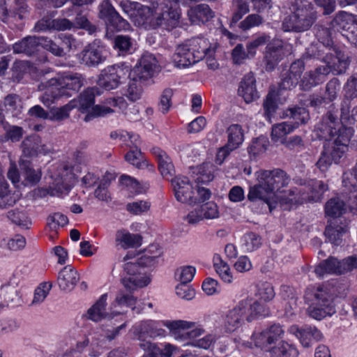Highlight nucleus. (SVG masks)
<instances>
[{
	"mask_svg": "<svg viewBox=\"0 0 357 357\" xmlns=\"http://www.w3.org/2000/svg\"><path fill=\"white\" fill-rule=\"evenodd\" d=\"M257 174L258 183L250 188L248 199L251 202L263 201L271 211L275 207V203L272 200L275 193L287 186L290 178L281 169L260 170Z\"/></svg>",
	"mask_w": 357,
	"mask_h": 357,
	"instance_id": "f257e3e1",
	"label": "nucleus"
},
{
	"mask_svg": "<svg viewBox=\"0 0 357 357\" xmlns=\"http://www.w3.org/2000/svg\"><path fill=\"white\" fill-rule=\"evenodd\" d=\"M284 331L280 324H274L259 333H254L252 339L257 347L269 352L271 357H296L298 351L284 341H280Z\"/></svg>",
	"mask_w": 357,
	"mask_h": 357,
	"instance_id": "f03ea898",
	"label": "nucleus"
},
{
	"mask_svg": "<svg viewBox=\"0 0 357 357\" xmlns=\"http://www.w3.org/2000/svg\"><path fill=\"white\" fill-rule=\"evenodd\" d=\"M150 250L138 258L136 261L128 262L124 265L125 275L121 279V283L124 287L130 289L142 288L150 283V278L145 271L146 267L153 266L160 253L155 255H149Z\"/></svg>",
	"mask_w": 357,
	"mask_h": 357,
	"instance_id": "7ed1b4c3",
	"label": "nucleus"
},
{
	"mask_svg": "<svg viewBox=\"0 0 357 357\" xmlns=\"http://www.w3.org/2000/svg\"><path fill=\"white\" fill-rule=\"evenodd\" d=\"M317 59L326 63L324 66L317 67L314 73V85L323 82L326 75L332 72L335 75H341L346 72L350 64L349 57L336 46L328 49V52L318 47Z\"/></svg>",
	"mask_w": 357,
	"mask_h": 357,
	"instance_id": "20e7f679",
	"label": "nucleus"
},
{
	"mask_svg": "<svg viewBox=\"0 0 357 357\" xmlns=\"http://www.w3.org/2000/svg\"><path fill=\"white\" fill-rule=\"evenodd\" d=\"M208 50V40L204 38H192L177 46L173 62L178 68H186L204 59Z\"/></svg>",
	"mask_w": 357,
	"mask_h": 357,
	"instance_id": "39448f33",
	"label": "nucleus"
},
{
	"mask_svg": "<svg viewBox=\"0 0 357 357\" xmlns=\"http://www.w3.org/2000/svg\"><path fill=\"white\" fill-rule=\"evenodd\" d=\"M179 17L180 13L176 8L166 6L160 12L153 15L149 13L137 22L138 26H144L146 29H161L171 31L178 25Z\"/></svg>",
	"mask_w": 357,
	"mask_h": 357,
	"instance_id": "423d86ee",
	"label": "nucleus"
},
{
	"mask_svg": "<svg viewBox=\"0 0 357 357\" xmlns=\"http://www.w3.org/2000/svg\"><path fill=\"white\" fill-rule=\"evenodd\" d=\"M130 76V68L125 63L109 66L101 70L98 84L107 91L113 90L124 83Z\"/></svg>",
	"mask_w": 357,
	"mask_h": 357,
	"instance_id": "0eeeda50",
	"label": "nucleus"
},
{
	"mask_svg": "<svg viewBox=\"0 0 357 357\" xmlns=\"http://www.w3.org/2000/svg\"><path fill=\"white\" fill-rule=\"evenodd\" d=\"M100 94V90L97 87L87 88L78 98L77 107L82 112H88L91 109V112L89 113L84 117L85 121H89L95 116H105L108 114L114 112L109 106L96 105H94L95 97Z\"/></svg>",
	"mask_w": 357,
	"mask_h": 357,
	"instance_id": "6e6552de",
	"label": "nucleus"
},
{
	"mask_svg": "<svg viewBox=\"0 0 357 357\" xmlns=\"http://www.w3.org/2000/svg\"><path fill=\"white\" fill-rule=\"evenodd\" d=\"M104 53V47L100 45V42L94 40L84 47L78 54V59L80 63L89 68H96L105 61Z\"/></svg>",
	"mask_w": 357,
	"mask_h": 357,
	"instance_id": "1a4fd4ad",
	"label": "nucleus"
},
{
	"mask_svg": "<svg viewBox=\"0 0 357 357\" xmlns=\"http://www.w3.org/2000/svg\"><path fill=\"white\" fill-rule=\"evenodd\" d=\"M98 17L118 31L126 30L130 24L112 5L109 0H103L98 6Z\"/></svg>",
	"mask_w": 357,
	"mask_h": 357,
	"instance_id": "9d476101",
	"label": "nucleus"
},
{
	"mask_svg": "<svg viewBox=\"0 0 357 357\" xmlns=\"http://www.w3.org/2000/svg\"><path fill=\"white\" fill-rule=\"evenodd\" d=\"M59 85V79L56 77L45 79L38 84V90L45 91L40 97V100L46 107L51 108L55 101L65 96L64 90H61Z\"/></svg>",
	"mask_w": 357,
	"mask_h": 357,
	"instance_id": "9b49d317",
	"label": "nucleus"
},
{
	"mask_svg": "<svg viewBox=\"0 0 357 357\" xmlns=\"http://www.w3.org/2000/svg\"><path fill=\"white\" fill-rule=\"evenodd\" d=\"M170 181L178 202L190 204L197 203V197L192 195L193 188L188 177L179 175L171 178Z\"/></svg>",
	"mask_w": 357,
	"mask_h": 357,
	"instance_id": "f8f14e48",
	"label": "nucleus"
},
{
	"mask_svg": "<svg viewBox=\"0 0 357 357\" xmlns=\"http://www.w3.org/2000/svg\"><path fill=\"white\" fill-rule=\"evenodd\" d=\"M284 56V44L282 40H273L269 43L264 52L263 64L267 72L273 70Z\"/></svg>",
	"mask_w": 357,
	"mask_h": 357,
	"instance_id": "ddd939ff",
	"label": "nucleus"
},
{
	"mask_svg": "<svg viewBox=\"0 0 357 357\" xmlns=\"http://www.w3.org/2000/svg\"><path fill=\"white\" fill-rule=\"evenodd\" d=\"M249 305V300H241L228 312L225 319V328L227 331L234 332L243 324Z\"/></svg>",
	"mask_w": 357,
	"mask_h": 357,
	"instance_id": "4468645a",
	"label": "nucleus"
},
{
	"mask_svg": "<svg viewBox=\"0 0 357 357\" xmlns=\"http://www.w3.org/2000/svg\"><path fill=\"white\" fill-rule=\"evenodd\" d=\"M158 67V61L155 56L149 52H145L138 64L131 70V74L138 77L139 79L146 81L153 76Z\"/></svg>",
	"mask_w": 357,
	"mask_h": 357,
	"instance_id": "2eb2a0df",
	"label": "nucleus"
},
{
	"mask_svg": "<svg viewBox=\"0 0 357 357\" xmlns=\"http://www.w3.org/2000/svg\"><path fill=\"white\" fill-rule=\"evenodd\" d=\"M335 312L328 294L322 288H317V293L314 295V319L321 320Z\"/></svg>",
	"mask_w": 357,
	"mask_h": 357,
	"instance_id": "dca6fc26",
	"label": "nucleus"
},
{
	"mask_svg": "<svg viewBox=\"0 0 357 357\" xmlns=\"http://www.w3.org/2000/svg\"><path fill=\"white\" fill-rule=\"evenodd\" d=\"M107 294H102L99 299L87 310L86 317L87 319L98 322L102 319H111L115 316L120 314V312L106 311Z\"/></svg>",
	"mask_w": 357,
	"mask_h": 357,
	"instance_id": "f3484780",
	"label": "nucleus"
},
{
	"mask_svg": "<svg viewBox=\"0 0 357 357\" xmlns=\"http://www.w3.org/2000/svg\"><path fill=\"white\" fill-rule=\"evenodd\" d=\"M348 231L349 222L346 219H335L326 227L324 235L331 243L339 245L342 242V236Z\"/></svg>",
	"mask_w": 357,
	"mask_h": 357,
	"instance_id": "a211bd4d",
	"label": "nucleus"
},
{
	"mask_svg": "<svg viewBox=\"0 0 357 357\" xmlns=\"http://www.w3.org/2000/svg\"><path fill=\"white\" fill-rule=\"evenodd\" d=\"M337 116L333 115L331 112H328L327 116L323 119V122L316 129L317 136L320 139L328 140L331 137L339 134H344V129H337L335 124L337 123Z\"/></svg>",
	"mask_w": 357,
	"mask_h": 357,
	"instance_id": "6ab92c4d",
	"label": "nucleus"
},
{
	"mask_svg": "<svg viewBox=\"0 0 357 357\" xmlns=\"http://www.w3.org/2000/svg\"><path fill=\"white\" fill-rule=\"evenodd\" d=\"M41 47V36H29L13 45V52L31 56L36 55Z\"/></svg>",
	"mask_w": 357,
	"mask_h": 357,
	"instance_id": "aec40b11",
	"label": "nucleus"
},
{
	"mask_svg": "<svg viewBox=\"0 0 357 357\" xmlns=\"http://www.w3.org/2000/svg\"><path fill=\"white\" fill-rule=\"evenodd\" d=\"M315 273L319 276L325 273L342 275L346 273L345 258L340 261L336 257H329L317 266Z\"/></svg>",
	"mask_w": 357,
	"mask_h": 357,
	"instance_id": "412c9836",
	"label": "nucleus"
},
{
	"mask_svg": "<svg viewBox=\"0 0 357 357\" xmlns=\"http://www.w3.org/2000/svg\"><path fill=\"white\" fill-rule=\"evenodd\" d=\"M79 280L77 271L71 266L63 268L57 276V283L61 290L71 291Z\"/></svg>",
	"mask_w": 357,
	"mask_h": 357,
	"instance_id": "4be33fe9",
	"label": "nucleus"
},
{
	"mask_svg": "<svg viewBox=\"0 0 357 357\" xmlns=\"http://www.w3.org/2000/svg\"><path fill=\"white\" fill-rule=\"evenodd\" d=\"M238 92L247 103L252 102L259 98V92L256 89V80L252 73H250L244 76L240 82Z\"/></svg>",
	"mask_w": 357,
	"mask_h": 357,
	"instance_id": "5701e85b",
	"label": "nucleus"
},
{
	"mask_svg": "<svg viewBox=\"0 0 357 357\" xmlns=\"http://www.w3.org/2000/svg\"><path fill=\"white\" fill-rule=\"evenodd\" d=\"M21 146L22 149L21 158H34L44 152V145L42 144L41 138L37 135H32L25 138Z\"/></svg>",
	"mask_w": 357,
	"mask_h": 357,
	"instance_id": "b1692460",
	"label": "nucleus"
},
{
	"mask_svg": "<svg viewBox=\"0 0 357 357\" xmlns=\"http://www.w3.org/2000/svg\"><path fill=\"white\" fill-rule=\"evenodd\" d=\"M123 11L137 24V20L144 18L146 15L151 13L149 7H144L141 3L130 0H122L120 3Z\"/></svg>",
	"mask_w": 357,
	"mask_h": 357,
	"instance_id": "393cba45",
	"label": "nucleus"
},
{
	"mask_svg": "<svg viewBox=\"0 0 357 357\" xmlns=\"http://www.w3.org/2000/svg\"><path fill=\"white\" fill-rule=\"evenodd\" d=\"M136 289L123 287V289H119L116 293L115 300L112 305L126 306L131 307L133 311H136L137 313L141 312L144 307L135 305L137 298L132 294Z\"/></svg>",
	"mask_w": 357,
	"mask_h": 357,
	"instance_id": "a878e982",
	"label": "nucleus"
},
{
	"mask_svg": "<svg viewBox=\"0 0 357 357\" xmlns=\"http://www.w3.org/2000/svg\"><path fill=\"white\" fill-rule=\"evenodd\" d=\"M85 79L83 75L79 73H70L64 76L62 79H59V86L61 90H64L65 96H71L72 94L68 91L72 92L78 91L84 85Z\"/></svg>",
	"mask_w": 357,
	"mask_h": 357,
	"instance_id": "bb28decb",
	"label": "nucleus"
},
{
	"mask_svg": "<svg viewBox=\"0 0 357 357\" xmlns=\"http://www.w3.org/2000/svg\"><path fill=\"white\" fill-rule=\"evenodd\" d=\"M188 15L193 24L205 23L213 17V12L207 4L202 3L189 9Z\"/></svg>",
	"mask_w": 357,
	"mask_h": 357,
	"instance_id": "cd10ccee",
	"label": "nucleus"
},
{
	"mask_svg": "<svg viewBox=\"0 0 357 357\" xmlns=\"http://www.w3.org/2000/svg\"><path fill=\"white\" fill-rule=\"evenodd\" d=\"M340 82L337 78H333L326 84V97H317L314 99V107H320L326 108L327 105L332 106L331 102L336 98L337 90L339 87Z\"/></svg>",
	"mask_w": 357,
	"mask_h": 357,
	"instance_id": "c85d7f7f",
	"label": "nucleus"
},
{
	"mask_svg": "<svg viewBox=\"0 0 357 357\" xmlns=\"http://www.w3.org/2000/svg\"><path fill=\"white\" fill-rule=\"evenodd\" d=\"M20 174L29 184H36L41 178L40 171L33 168L32 163L29 159L20 158L19 162Z\"/></svg>",
	"mask_w": 357,
	"mask_h": 357,
	"instance_id": "c756f323",
	"label": "nucleus"
},
{
	"mask_svg": "<svg viewBox=\"0 0 357 357\" xmlns=\"http://www.w3.org/2000/svg\"><path fill=\"white\" fill-rule=\"evenodd\" d=\"M227 132L228 134L227 147L236 149L244 140V132L241 126L232 124L227 128Z\"/></svg>",
	"mask_w": 357,
	"mask_h": 357,
	"instance_id": "7c9ffc66",
	"label": "nucleus"
},
{
	"mask_svg": "<svg viewBox=\"0 0 357 357\" xmlns=\"http://www.w3.org/2000/svg\"><path fill=\"white\" fill-rule=\"evenodd\" d=\"M299 17L301 18L303 17L302 10H296L294 14L285 17L282 22V29L284 31H304L308 24L305 25L299 24V22H298V17Z\"/></svg>",
	"mask_w": 357,
	"mask_h": 357,
	"instance_id": "2f4dec72",
	"label": "nucleus"
},
{
	"mask_svg": "<svg viewBox=\"0 0 357 357\" xmlns=\"http://www.w3.org/2000/svg\"><path fill=\"white\" fill-rule=\"evenodd\" d=\"M344 134H339L336 141L340 143V146L334 147L331 153V158L335 163H338L340 160L344 156L346 149H347V143L349 141L351 130L345 128Z\"/></svg>",
	"mask_w": 357,
	"mask_h": 357,
	"instance_id": "473e14b6",
	"label": "nucleus"
},
{
	"mask_svg": "<svg viewBox=\"0 0 357 357\" xmlns=\"http://www.w3.org/2000/svg\"><path fill=\"white\" fill-rule=\"evenodd\" d=\"M357 22V17L344 11L339 12L333 20V26L344 33Z\"/></svg>",
	"mask_w": 357,
	"mask_h": 357,
	"instance_id": "72a5a7b5",
	"label": "nucleus"
},
{
	"mask_svg": "<svg viewBox=\"0 0 357 357\" xmlns=\"http://www.w3.org/2000/svg\"><path fill=\"white\" fill-rule=\"evenodd\" d=\"M316 36L319 43L316 45L317 58L318 57V47L321 46V50L328 52V49L333 48V42L331 38L328 29L321 26H316Z\"/></svg>",
	"mask_w": 357,
	"mask_h": 357,
	"instance_id": "f704fd0d",
	"label": "nucleus"
},
{
	"mask_svg": "<svg viewBox=\"0 0 357 357\" xmlns=\"http://www.w3.org/2000/svg\"><path fill=\"white\" fill-rule=\"evenodd\" d=\"M244 300H249L250 305L248 310L250 311V314L246 317V320L251 322L254 319L258 317H265L270 314L269 309L266 305L261 304L259 301H255L252 302L251 298H246Z\"/></svg>",
	"mask_w": 357,
	"mask_h": 357,
	"instance_id": "c9c22d12",
	"label": "nucleus"
},
{
	"mask_svg": "<svg viewBox=\"0 0 357 357\" xmlns=\"http://www.w3.org/2000/svg\"><path fill=\"white\" fill-rule=\"evenodd\" d=\"M129 78L130 79L125 95L130 101L135 102L140 99L142 96L143 90L141 84L142 82H144V80L139 79L138 77H136L132 74Z\"/></svg>",
	"mask_w": 357,
	"mask_h": 357,
	"instance_id": "e433bc0d",
	"label": "nucleus"
},
{
	"mask_svg": "<svg viewBox=\"0 0 357 357\" xmlns=\"http://www.w3.org/2000/svg\"><path fill=\"white\" fill-rule=\"evenodd\" d=\"M312 0H299V3H298V8L296 10H302V13L303 17H298V22L299 24L305 25L307 24V26L305 28V31L309 29L312 23Z\"/></svg>",
	"mask_w": 357,
	"mask_h": 357,
	"instance_id": "4c0bfd02",
	"label": "nucleus"
},
{
	"mask_svg": "<svg viewBox=\"0 0 357 357\" xmlns=\"http://www.w3.org/2000/svg\"><path fill=\"white\" fill-rule=\"evenodd\" d=\"M297 128V126L293 124L292 122H282L280 123L275 124L272 128L271 137L275 142L279 140H284L283 139L284 136L291 133L294 130Z\"/></svg>",
	"mask_w": 357,
	"mask_h": 357,
	"instance_id": "58836bf2",
	"label": "nucleus"
},
{
	"mask_svg": "<svg viewBox=\"0 0 357 357\" xmlns=\"http://www.w3.org/2000/svg\"><path fill=\"white\" fill-rule=\"evenodd\" d=\"M326 213L331 217H339L347 211L346 204L339 197L331 199L326 204Z\"/></svg>",
	"mask_w": 357,
	"mask_h": 357,
	"instance_id": "ea45409f",
	"label": "nucleus"
},
{
	"mask_svg": "<svg viewBox=\"0 0 357 357\" xmlns=\"http://www.w3.org/2000/svg\"><path fill=\"white\" fill-rule=\"evenodd\" d=\"M162 325L169 329V334L175 338L178 337L179 330L193 328L196 326V323L183 320H174L164 321Z\"/></svg>",
	"mask_w": 357,
	"mask_h": 357,
	"instance_id": "a19ab883",
	"label": "nucleus"
},
{
	"mask_svg": "<svg viewBox=\"0 0 357 357\" xmlns=\"http://www.w3.org/2000/svg\"><path fill=\"white\" fill-rule=\"evenodd\" d=\"M77 107L76 99L70 100L68 104L61 107H51L50 119L53 121H62L68 118L69 112Z\"/></svg>",
	"mask_w": 357,
	"mask_h": 357,
	"instance_id": "79ce46f5",
	"label": "nucleus"
},
{
	"mask_svg": "<svg viewBox=\"0 0 357 357\" xmlns=\"http://www.w3.org/2000/svg\"><path fill=\"white\" fill-rule=\"evenodd\" d=\"M278 92L269 91L263 102L264 116L268 120L275 114L278 109Z\"/></svg>",
	"mask_w": 357,
	"mask_h": 357,
	"instance_id": "37998d69",
	"label": "nucleus"
},
{
	"mask_svg": "<svg viewBox=\"0 0 357 357\" xmlns=\"http://www.w3.org/2000/svg\"><path fill=\"white\" fill-rule=\"evenodd\" d=\"M116 240L123 243L126 247H139L142 245V236L137 234H130L125 230L116 232Z\"/></svg>",
	"mask_w": 357,
	"mask_h": 357,
	"instance_id": "c03bdc74",
	"label": "nucleus"
},
{
	"mask_svg": "<svg viewBox=\"0 0 357 357\" xmlns=\"http://www.w3.org/2000/svg\"><path fill=\"white\" fill-rule=\"evenodd\" d=\"M3 106L7 112H11L13 116H17L22 112L21 99L16 94H8L3 100Z\"/></svg>",
	"mask_w": 357,
	"mask_h": 357,
	"instance_id": "a18cd8bd",
	"label": "nucleus"
},
{
	"mask_svg": "<svg viewBox=\"0 0 357 357\" xmlns=\"http://www.w3.org/2000/svg\"><path fill=\"white\" fill-rule=\"evenodd\" d=\"M286 116L296 121L295 126H298V121L301 123H305L310 119V112L304 107H294L289 108L286 112Z\"/></svg>",
	"mask_w": 357,
	"mask_h": 357,
	"instance_id": "49530a36",
	"label": "nucleus"
},
{
	"mask_svg": "<svg viewBox=\"0 0 357 357\" xmlns=\"http://www.w3.org/2000/svg\"><path fill=\"white\" fill-rule=\"evenodd\" d=\"M143 337L144 335L142 333L138 339L139 340V346L146 352L144 357H162L161 349L150 340H144Z\"/></svg>",
	"mask_w": 357,
	"mask_h": 357,
	"instance_id": "de8ad7c7",
	"label": "nucleus"
},
{
	"mask_svg": "<svg viewBox=\"0 0 357 357\" xmlns=\"http://www.w3.org/2000/svg\"><path fill=\"white\" fill-rule=\"evenodd\" d=\"M291 333L295 335L301 341L304 347H310L312 338L311 328H299L296 326H292L289 328Z\"/></svg>",
	"mask_w": 357,
	"mask_h": 357,
	"instance_id": "09e8293b",
	"label": "nucleus"
},
{
	"mask_svg": "<svg viewBox=\"0 0 357 357\" xmlns=\"http://www.w3.org/2000/svg\"><path fill=\"white\" fill-rule=\"evenodd\" d=\"M269 144L267 137L260 136L252 140L251 144L248 148V153L250 155L256 156L266 151Z\"/></svg>",
	"mask_w": 357,
	"mask_h": 357,
	"instance_id": "8fccbe9b",
	"label": "nucleus"
},
{
	"mask_svg": "<svg viewBox=\"0 0 357 357\" xmlns=\"http://www.w3.org/2000/svg\"><path fill=\"white\" fill-rule=\"evenodd\" d=\"M15 201L9 194L8 184L3 178H0V208L12 206Z\"/></svg>",
	"mask_w": 357,
	"mask_h": 357,
	"instance_id": "3c124183",
	"label": "nucleus"
},
{
	"mask_svg": "<svg viewBox=\"0 0 357 357\" xmlns=\"http://www.w3.org/2000/svg\"><path fill=\"white\" fill-rule=\"evenodd\" d=\"M125 159L127 162L137 168L142 167L144 157L140 149L137 147V144H135L134 146H130V150L126 154Z\"/></svg>",
	"mask_w": 357,
	"mask_h": 357,
	"instance_id": "603ef678",
	"label": "nucleus"
},
{
	"mask_svg": "<svg viewBox=\"0 0 357 357\" xmlns=\"http://www.w3.org/2000/svg\"><path fill=\"white\" fill-rule=\"evenodd\" d=\"M114 47L121 53H128L132 49V40L128 36L118 35L114 39Z\"/></svg>",
	"mask_w": 357,
	"mask_h": 357,
	"instance_id": "864d4df0",
	"label": "nucleus"
},
{
	"mask_svg": "<svg viewBox=\"0 0 357 357\" xmlns=\"http://www.w3.org/2000/svg\"><path fill=\"white\" fill-rule=\"evenodd\" d=\"M158 163L161 175L167 180H169L174 173V167L169 156L161 157Z\"/></svg>",
	"mask_w": 357,
	"mask_h": 357,
	"instance_id": "5fc2aeb1",
	"label": "nucleus"
},
{
	"mask_svg": "<svg viewBox=\"0 0 357 357\" xmlns=\"http://www.w3.org/2000/svg\"><path fill=\"white\" fill-rule=\"evenodd\" d=\"M41 47L56 56L65 55L63 47H61L57 43L47 37L41 36Z\"/></svg>",
	"mask_w": 357,
	"mask_h": 357,
	"instance_id": "6e6d98bb",
	"label": "nucleus"
},
{
	"mask_svg": "<svg viewBox=\"0 0 357 357\" xmlns=\"http://www.w3.org/2000/svg\"><path fill=\"white\" fill-rule=\"evenodd\" d=\"M8 218L15 224L28 228V224L30 220L26 213L19 209L11 210L8 212Z\"/></svg>",
	"mask_w": 357,
	"mask_h": 357,
	"instance_id": "4d7b16f0",
	"label": "nucleus"
},
{
	"mask_svg": "<svg viewBox=\"0 0 357 357\" xmlns=\"http://www.w3.org/2000/svg\"><path fill=\"white\" fill-rule=\"evenodd\" d=\"M232 59L236 64H241L245 59L254 58V56L250 55V50H245L242 44H238L232 50Z\"/></svg>",
	"mask_w": 357,
	"mask_h": 357,
	"instance_id": "13d9d810",
	"label": "nucleus"
},
{
	"mask_svg": "<svg viewBox=\"0 0 357 357\" xmlns=\"http://www.w3.org/2000/svg\"><path fill=\"white\" fill-rule=\"evenodd\" d=\"M264 22L263 17L258 14H250L240 22L239 27L244 31L258 26Z\"/></svg>",
	"mask_w": 357,
	"mask_h": 357,
	"instance_id": "bf43d9fd",
	"label": "nucleus"
},
{
	"mask_svg": "<svg viewBox=\"0 0 357 357\" xmlns=\"http://www.w3.org/2000/svg\"><path fill=\"white\" fill-rule=\"evenodd\" d=\"M5 299L11 303L18 304L20 301V289L17 285L9 284L3 287Z\"/></svg>",
	"mask_w": 357,
	"mask_h": 357,
	"instance_id": "052dcab7",
	"label": "nucleus"
},
{
	"mask_svg": "<svg viewBox=\"0 0 357 357\" xmlns=\"http://www.w3.org/2000/svg\"><path fill=\"white\" fill-rule=\"evenodd\" d=\"M188 329L179 330L178 337H176L174 339L178 342H188L192 338H197L202 335L204 331L201 328H193L190 331H188Z\"/></svg>",
	"mask_w": 357,
	"mask_h": 357,
	"instance_id": "680f3d73",
	"label": "nucleus"
},
{
	"mask_svg": "<svg viewBox=\"0 0 357 357\" xmlns=\"http://www.w3.org/2000/svg\"><path fill=\"white\" fill-rule=\"evenodd\" d=\"M342 183L345 190L348 192L357 190V176H356V173L353 170L344 172L342 176Z\"/></svg>",
	"mask_w": 357,
	"mask_h": 357,
	"instance_id": "e2e57ef3",
	"label": "nucleus"
},
{
	"mask_svg": "<svg viewBox=\"0 0 357 357\" xmlns=\"http://www.w3.org/2000/svg\"><path fill=\"white\" fill-rule=\"evenodd\" d=\"M298 78L287 70L281 75V82L279 84L280 89L290 90L294 89L298 84Z\"/></svg>",
	"mask_w": 357,
	"mask_h": 357,
	"instance_id": "0e129e2a",
	"label": "nucleus"
},
{
	"mask_svg": "<svg viewBox=\"0 0 357 357\" xmlns=\"http://www.w3.org/2000/svg\"><path fill=\"white\" fill-rule=\"evenodd\" d=\"M245 246L248 251L252 252L261 246V238L257 234L250 232L244 236Z\"/></svg>",
	"mask_w": 357,
	"mask_h": 357,
	"instance_id": "69168bd1",
	"label": "nucleus"
},
{
	"mask_svg": "<svg viewBox=\"0 0 357 357\" xmlns=\"http://www.w3.org/2000/svg\"><path fill=\"white\" fill-rule=\"evenodd\" d=\"M195 272V267L187 266L177 269L176 275L178 276V280L181 283H188L193 279Z\"/></svg>",
	"mask_w": 357,
	"mask_h": 357,
	"instance_id": "338daca9",
	"label": "nucleus"
},
{
	"mask_svg": "<svg viewBox=\"0 0 357 357\" xmlns=\"http://www.w3.org/2000/svg\"><path fill=\"white\" fill-rule=\"evenodd\" d=\"M351 107H348V111H344L343 107H340V119L342 123L347 126L355 124L357 121V106L354 107L351 110Z\"/></svg>",
	"mask_w": 357,
	"mask_h": 357,
	"instance_id": "774afa93",
	"label": "nucleus"
}]
</instances>
